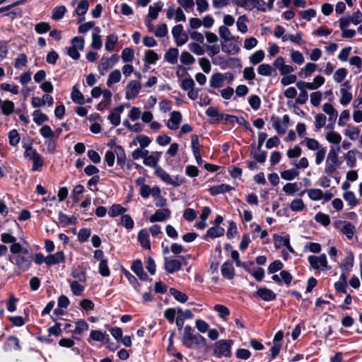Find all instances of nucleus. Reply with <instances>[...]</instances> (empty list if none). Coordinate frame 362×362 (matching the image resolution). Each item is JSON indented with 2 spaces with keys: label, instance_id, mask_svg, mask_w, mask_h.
Masks as SVG:
<instances>
[{
  "label": "nucleus",
  "instance_id": "obj_1",
  "mask_svg": "<svg viewBox=\"0 0 362 362\" xmlns=\"http://www.w3.org/2000/svg\"><path fill=\"white\" fill-rule=\"evenodd\" d=\"M182 342L185 346L191 349L193 345L205 344L206 340L199 333H195L194 329L190 325H186L184 327Z\"/></svg>",
  "mask_w": 362,
  "mask_h": 362
},
{
  "label": "nucleus",
  "instance_id": "obj_2",
  "mask_svg": "<svg viewBox=\"0 0 362 362\" xmlns=\"http://www.w3.org/2000/svg\"><path fill=\"white\" fill-rule=\"evenodd\" d=\"M341 161L338 160V153L332 148L326 159L325 173L329 176H332L337 168L340 166Z\"/></svg>",
  "mask_w": 362,
  "mask_h": 362
},
{
  "label": "nucleus",
  "instance_id": "obj_3",
  "mask_svg": "<svg viewBox=\"0 0 362 362\" xmlns=\"http://www.w3.org/2000/svg\"><path fill=\"white\" fill-rule=\"evenodd\" d=\"M233 344V341L231 339L218 341L214 345V355L218 358L230 357Z\"/></svg>",
  "mask_w": 362,
  "mask_h": 362
},
{
  "label": "nucleus",
  "instance_id": "obj_4",
  "mask_svg": "<svg viewBox=\"0 0 362 362\" xmlns=\"http://www.w3.org/2000/svg\"><path fill=\"white\" fill-rule=\"evenodd\" d=\"M33 256L28 249L15 257L16 264L23 272L27 271L31 266Z\"/></svg>",
  "mask_w": 362,
  "mask_h": 362
},
{
  "label": "nucleus",
  "instance_id": "obj_5",
  "mask_svg": "<svg viewBox=\"0 0 362 362\" xmlns=\"http://www.w3.org/2000/svg\"><path fill=\"white\" fill-rule=\"evenodd\" d=\"M310 267L314 270L325 271L328 269L327 259L325 254L310 255L308 257Z\"/></svg>",
  "mask_w": 362,
  "mask_h": 362
},
{
  "label": "nucleus",
  "instance_id": "obj_6",
  "mask_svg": "<svg viewBox=\"0 0 362 362\" xmlns=\"http://www.w3.org/2000/svg\"><path fill=\"white\" fill-rule=\"evenodd\" d=\"M119 60V56L118 54H112L109 58L103 57L100 60V63L98 66V70L102 76H104L107 70L111 69L116 64Z\"/></svg>",
  "mask_w": 362,
  "mask_h": 362
},
{
  "label": "nucleus",
  "instance_id": "obj_7",
  "mask_svg": "<svg viewBox=\"0 0 362 362\" xmlns=\"http://www.w3.org/2000/svg\"><path fill=\"white\" fill-rule=\"evenodd\" d=\"M141 88V85L136 80L130 81L125 88V98L127 100H133L139 94Z\"/></svg>",
  "mask_w": 362,
  "mask_h": 362
},
{
  "label": "nucleus",
  "instance_id": "obj_8",
  "mask_svg": "<svg viewBox=\"0 0 362 362\" xmlns=\"http://www.w3.org/2000/svg\"><path fill=\"white\" fill-rule=\"evenodd\" d=\"M290 118L288 115H285L281 119L276 117H272V126L279 134H284L288 127Z\"/></svg>",
  "mask_w": 362,
  "mask_h": 362
},
{
  "label": "nucleus",
  "instance_id": "obj_9",
  "mask_svg": "<svg viewBox=\"0 0 362 362\" xmlns=\"http://www.w3.org/2000/svg\"><path fill=\"white\" fill-rule=\"evenodd\" d=\"M273 66L279 71L281 76H286L295 71V68L285 64V59L283 57H278L274 62Z\"/></svg>",
  "mask_w": 362,
  "mask_h": 362
},
{
  "label": "nucleus",
  "instance_id": "obj_10",
  "mask_svg": "<svg viewBox=\"0 0 362 362\" xmlns=\"http://www.w3.org/2000/svg\"><path fill=\"white\" fill-rule=\"evenodd\" d=\"M233 2L238 6L242 7L247 11H252L255 8L262 11H265L264 8L258 6L259 0H233Z\"/></svg>",
  "mask_w": 362,
  "mask_h": 362
},
{
  "label": "nucleus",
  "instance_id": "obj_11",
  "mask_svg": "<svg viewBox=\"0 0 362 362\" xmlns=\"http://www.w3.org/2000/svg\"><path fill=\"white\" fill-rule=\"evenodd\" d=\"M155 174L157 177H158L162 181L164 182L173 185L174 187H179L180 185V182L175 180L164 169L161 167L156 168V170H155Z\"/></svg>",
  "mask_w": 362,
  "mask_h": 362
},
{
  "label": "nucleus",
  "instance_id": "obj_12",
  "mask_svg": "<svg viewBox=\"0 0 362 362\" xmlns=\"http://www.w3.org/2000/svg\"><path fill=\"white\" fill-rule=\"evenodd\" d=\"M164 268L167 273L173 274L177 272L182 268V263L180 260L170 259L169 257L164 258Z\"/></svg>",
  "mask_w": 362,
  "mask_h": 362
},
{
  "label": "nucleus",
  "instance_id": "obj_13",
  "mask_svg": "<svg viewBox=\"0 0 362 362\" xmlns=\"http://www.w3.org/2000/svg\"><path fill=\"white\" fill-rule=\"evenodd\" d=\"M171 211L169 209L165 208L162 210H157L149 218L151 223L161 222L170 218Z\"/></svg>",
  "mask_w": 362,
  "mask_h": 362
},
{
  "label": "nucleus",
  "instance_id": "obj_14",
  "mask_svg": "<svg viewBox=\"0 0 362 362\" xmlns=\"http://www.w3.org/2000/svg\"><path fill=\"white\" fill-rule=\"evenodd\" d=\"M182 121V115L179 111H173L170 114V117L167 122V127L172 130H176Z\"/></svg>",
  "mask_w": 362,
  "mask_h": 362
},
{
  "label": "nucleus",
  "instance_id": "obj_15",
  "mask_svg": "<svg viewBox=\"0 0 362 362\" xmlns=\"http://www.w3.org/2000/svg\"><path fill=\"white\" fill-rule=\"evenodd\" d=\"M131 269L141 280L145 281L148 279V275L144 270L143 264L141 260H134L132 262Z\"/></svg>",
  "mask_w": 362,
  "mask_h": 362
},
{
  "label": "nucleus",
  "instance_id": "obj_16",
  "mask_svg": "<svg viewBox=\"0 0 362 362\" xmlns=\"http://www.w3.org/2000/svg\"><path fill=\"white\" fill-rule=\"evenodd\" d=\"M233 189V187L229 185L221 184L218 185L212 186L209 189V192L211 196H216L220 194L228 192Z\"/></svg>",
  "mask_w": 362,
  "mask_h": 362
},
{
  "label": "nucleus",
  "instance_id": "obj_17",
  "mask_svg": "<svg viewBox=\"0 0 362 362\" xmlns=\"http://www.w3.org/2000/svg\"><path fill=\"white\" fill-rule=\"evenodd\" d=\"M138 241L141 247L146 250L151 249V243L149 240V234L147 229H141L138 233Z\"/></svg>",
  "mask_w": 362,
  "mask_h": 362
},
{
  "label": "nucleus",
  "instance_id": "obj_18",
  "mask_svg": "<svg viewBox=\"0 0 362 362\" xmlns=\"http://www.w3.org/2000/svg\"><path fill=\"white\" fill-rule=\"evenodd\" d=\"M257 295L265 301H272L276 299V293L267 288H260L257 291Z\"/></svg>",
  "mask_w": 362,
  "mask_h": 362
},
{
  "label": "nucleus",
  "instance_id": "obj_19",
  "mask_svg": "<svg viewBox=\"0 0 362 362\" xmlns=\"http://www.w3.org/2000/svg\"><path fill=\"white\" fill-rule=\"evenodd\" d=\"M224 233L225 229L223 227L214 226L208 229L204 238L206 240L207 238H216L221 237L224 235Z\"/></svg>",
  "mask_w": 362,
  "mask_h": 362
},
{
  "label": "nucleus",
  "instance_id": "obj_20",
  "mask_svg": "<svg viewBox=\"0 0 362 362\" xmlns=\"http://www.w3.org/2000/svg\"><path fill=\"white\" fill-rule=\"evenodd\" d=\"M155 155H149L144 159V164L146 166L152 167L156 170V168L160 167L158 165V162L160 159L161 152H156Z\"/></svg>",
  "mask_w": 362,
  "mask_h": 362
},
{
  "label": "nucleus",
  "instance_id": "obj_21",
  "mask_svg": "<svg viewBox=\"0 0 362 362\" xmlns=\"http://www.w3.org/2000/svg\"><path fill=\"white\" fill-rule=\"evenodd\" d=\"M64 262V255L62 251L57 252L54 255L47 257V265L52 266Z\"/></svg>",
  "mask_w": 362,
  "mask_h": 362
},
{
  "label": "nucleus",
  "instance_id": "obj_22",
  "mask_svg": "<svg viewBox=\"0 0 362 362\" xmlns=\"http://www.w3.org/2000/svg\"><path fill=\"white\" fill-rule=\"evenodd\" d=\"M221 274L224 278L232 279L234 277V268L232 263L224 262L221 268Z\"/></svg>",
  "mask_w": 362,
  "mask_h": 362
},
{
  "label": "nucleus",
  "instance_id": "obj_23",
  "mask_svg": "<svg viewBox=\"0 0 362 362\" xmlns=\"http://www.w3.org/2000/svg\"><path fill=\"white\" fill-rule=\"evenodd\" d=\"M274 246L276 248L279 249L282 247H286L288 245V243L290 242V238L288 235H280L278 234H274L273 236Z\"/></svg>",
  "mask_w": 362,
  "mask_h": 362
},
{
  "label": "nucleus",
  "instance_id": "obj_24",
  "mask_svg": "<svg viewBox=\"0 0 362 362\" xmlns=\"http://www.w3.org/2000/svg\"><path fill=\"white\" fill-rule=\"evenodd\" d=\"M257 73L262 76L276 75V70L269 64H262L257 68Z\"/></svg>",
  "mask_w": 362,
  "mask_h": 362
},
{
  "label": "nucleus",
  "instance_id": "obj_25",
  "mask_svg": "<svg viewBox=\"0 0 362 362\" xmlns=\"http://www.w3.org/2000/svg\"><path fill=\"white\" fill-rule=\"evenodd\" d=\"M354 264V257L351 252H349L347 253L346 257L344 258L343 262L341 263L340 267L344 272H349Z\"/></svg>",
  "mask_w": 362,
  "mask_h": 362
},
{
  "label": "nucleus",
  "instance_id": "obj_26",
  "mask_svg": "<svg viewBox=\"0 0 362 362\" xmlns=\"http://www.w3.org/2000/svg\"><path fill=\"white\" fill-rule=\"evenodd\" d=\"M224 77L221 73L214 74L210 78V86L214 88H218L223 86Z\"/></svg>",
  "mask_w": 362,
  "mask_h": 362
},
{
  "label": "nucleus",
  "instance_id": "obj_27",
  "mask_svg": "<svg viewBox=\"0 0 362 362\" xmlns=\"http://www.w3.org/2000/svg\"><path fill=\"white\" fill-rule=\"evenodd\" d=\"M100 28L96 27L94 28V33L92 35L91 46L93 49H100L102 47L101 36L98 34L100 33Z\"/></svg>",
  "mask_w": 362,
  "mask_h": 362
},
{
  "label": "nucleus",
  "instance_id": "obj_28",
  "mask_svg": "<svg viewBox=\"0 0 362 362\" xmlns=\"http://www.w3.org/2000/svg\"><path fill=\"white\" fill-rule=\"evenodd\" d=\"M71 98L73 102L76 104L83 105L85 103L83 95L81 93L76 86H74L72 88Z\"/></svg>",
  "mask_w": 362,
  "mask_h": 362
},
{
  "label": "nucleus",
  "instance_id": "obj_29",
  "mask_svg": "<svg viewBox=\"0 0 362 362\" xmlns=\"http://www.w3.org/2000/svg\"><path fill=\"white\" fill-rule=\"evenodd\" d=\"M162 8L163 4L160 1L154 3L153 6H149L148 17L153 20L156 19Z\"/></svg>",
  "mask_w": 362,
  "mask_h": 362
},
{
  "label": "nucleus",
  "instance_id": "obj_30",
  "mask_svg": "<svg viewBox=\"0 0 362 362\" xmlns=\"http://www.w3.org/2000/svg\"><path fill=\"white\" fill-rule=\"evenodd\" d=\"M178 54L179 51L177 48H170L165 54L164 57L168 62L175 64L177 62Z\"/></svg>",
  "mask_w": 362,
  "mask_h": 362
},
{
  "label": "nucleus",
  "instance_id": "obj_31",
  "mask_svg": "<svg viewBox=\"0 0 362 362\" xmlns=\"http://www.w3.org/2000/svg\"><path fill=\"white\" fill-rule=\"evenodd\" d=\"M33 121L37 125H42L45 122H47L49 118L47 115L43 113L40 110H36L33 112Z\"/></svg>",
  "mask_w": 362,
  "mask_h": 362
},
{
  "label": "nucleus",
  "instance_id": "obj_32",
  "mask_svg": "<svg viewBox=\"0 0 362 362\" xmlns=\"http://www.w3.org/2000/svg\"><path fill=\"white\" fill-rule=\"evenodd\" d=\"M322 110L329 115V120L335 121L337 119L338 113L332 104L325 103L322 106Z\"/></svg>",
  "mask_w": 362,
  "mask_h": 362
},
{
  "label": "nucleus",
  "instance_id": "obj_33",
  "mask_svg": "<svg viewBox=\"0 0 362 362\" xmlns=\"http://www.w3.org/2000/svg\"><path fill=\"white\" fill-rule=\"evenodd\" d=\"M221 49L223 52L230 54H236L240 51V47L236 42H229L228 44L223 45Z\"/></svg>",
  "mask_w": 362,
  "mask_h": 362
},
{
  "label": "nucleus",
  "instance_id": "obj_34",
  "mask_svg": "<svg viewBox=\"0 0 362 362\" xmlns=\"http://www.w3.org/2000/svg\"><path fill=\"white\" fill-rule=\"evenodd\" d=\"M1 107L2 113L4 115L8 116L14 112L15 105L13 101L6 100L3 101Z\"/></svg>",
  "mask_w": 362,
  "mask_h": 362
},
{
  "label": "nucleus",
  "instance_id": "obj_35",
  "mask_svg": "<svg viewBox=\"0 0 362 362\" xmlns=\"http://www.w3.org/2000/svg\"><path fill=\"white\" fill-rule=\"evenodd\" d=\"M122 75L119 69H115L112 71L107 78V86L111 87L112 84L120 81Z\"/></svg>",
  "mask_w": 362,
  "mask_h": 362
},
{
  "label": "nucleus",
  "instance_id": "obj_36",
  "mask_svg": "<svg viewBox=\"0 0 362 362\" xmlns=\"http://www.w3.org/2000/svg\"><path fill=\"white\" fill-rule=\"evenodd\" d=\"M342 233L349 240L352 239L355 233V226L349 223H345L341 229Z\"/></svg>",
  "mask_w": 362,
  "mask_h": 362
},
{
  "label": "nucleus",
  "instance_id": "obj_37",
  "mask_svg": "<svg viewBox=\"0 0 362 362\" xmlns=\"http://www.w3.org/2000/svg\"><path fill=\"white\" fill-rule=\"evenodd\" d=\"M33 160V166L32 171H37L41 168L43 164V160L42 156L37 153V151H33V157H32Z\"/></svg>",
  "mask_w": 362,
  "mask_h": 362
},
{
  "label": "nucleus",
  "instance_id": "obj_38",
  "mask_svg": "<svg viewBox=\"0 0 362 362\" xmlns=\"http://www.w3.org/2000/svg\"><path fill=\"white\" fill-rule=\"evenodd\" d=\"M127 211V209L122 206L120 204H113L109 209L108 214L111 217H115L122 215Z\"/></svg>",
  "mask_w": 362,
  "mask_h": 362
},
{
  "label": "nucleus",
  "instance_id": "obj_39",
  "mask_svg": "<svg viewBox=\"0 0 362 362\" xmlns=\"http://www.w3.org/2000/svg\"><path fill=\"white\" fill-rule=\"evenodd\" d=\"M298 175L299 170H297L296 167L281 173V177L286 180H292L295 179Z\"/></svg>",
  "mask_w": 362,
  "mask_h": 362
},
{
  "label": "nucleus",
  "instance_id": "obj_40",
  "mask_svg": "<svg viewBox=\"0 0 362 362\" xmlns=\"http://www.w3.org/2000/svg\"><path fill=\"white\" fill-rule=\"evenodd\" d=\"M300 144H305L309 150L316 151L321 148L319 142L316 139L308 137H305Z\"/></svg>",
  "mask_w": 362,
  "mask_h": 362
},
{
  "label": "nucleus",
  "instance_id": "obj_41",
  "mask_svg": "<svg viewBox=\"0 0 362 362\" xmlns=\"http://www.w3.org/2000/svg\"><path fill=\"white\" fill-rule=\"evenodd\" d=\"M170 293L174 297V298L176 300H177L180 303H185L188 300V296L185 293L180 291L174 288H170Z\"/></svg>",
  "mask_w": 362,
  "mask_h": 362
},
{
  "label": "nucleus",
  "instance_id": "obj_42",
  "mask_svg": "<svg viewBox=\"0 0 362 362\" xmlns=\"http://www.w3.org/2000/svg\"><path fill=\"white\" fill-rule=\"evenodd\" d=\"M106 337H108L106 332L100 330H92L90 333V339L95 341H104Z\"/></svg>",
  "mask_w": 362,
  "mask_h": 362
},
{
  "label": "nucleus",
  "instance_id": "obj_43",
  "mask_svg": "<svg viewBox=\"0 0 362 362\" xmlns=\"http://www.w3.org/2000/svg\"><path fill=\"white\" fill-rule=\"evenodd\" d=\"M66 12L64 6H59L55 7L52 11V18L56 21L62 19Z\"/></svg>",
  "mask_w": 362,
  "mask_h": 362
},
{
  "label": "nucleus",
  "instance_id": "obj_44",
  "mask_svg": "<svg viewBox=\"0 0 362 362\" xmlns=\"http://www.w3.org/2000/svg\"><path fill=\"white\" fill-rule=\"evenodd\" d=\"M343 197L351 207H354L358 204L354 193L351 191L346 192L344 194Z\"/></svg>",
  "mask_w": 362,
  "mask_h": 362
},
{
  "label": "nucleus",
  "instance_id": "obj_45",
  "mask_svg": "<svg viewBox=\"0 0 362 362\" xmlns=\"http://www.w3.org/2000/svg\"><path fill=\"white\" fill-rule=\"evenodd\" d=\"M340 92L341 94L340 98V103L343 106H346L352 100V94L346 90L344 88H341Z\"/></svg>",
  "mask_w": 362,
  "mask_h": 362
},
{
  "label": "nucleus",
  "instance_id": "obj_46",
  "mask_svg": "<svg viewBox=\"0 0 362 362\" xmlns=\"http://www.w3.org/2000/svg\"><path fill=\"white\" fill-rule=\"evenodd\" d=\"M9 144L16 146L18 144L21 140V136L16 129H12L8 132Z\"/></svg>",
  "mask_w": 362,
  "mask_h": 362
},
{
  "label": "nucleus",
  "instance_id": "obj_47",
  "mask_svg": "<svg viewBox=\"0 0 362 362\" xmlns=\"http://www.w3.org/2000/svg\"><path fill=\"white\" fill-rule=\"evenodd\" d=\"M218 33L220 37L225 41H230L233 40V36L232 35L230 30L225 25H221L219 27Z\"/></svg>",
  "mask_w": 362,
  "mask_h": 362
},
{
  "label": "nucleus",
  "instance_id": "obj_48",
  "mask_svg": "<svg viewBox=\"0 0 362 362\" xmlns=\"http://www.w3.org/2000/svg\"><path fill=\"white\" fill-rule=\"evenodd\" d=\"M247 21V18L245 15L240 16L237 21V28L238 30L242 33H245L247 31V26L246 25V22Z\"/></svg>",
  "mask_w": 362,
  "mask_h": 362
},
{
  "label": "nucleus",
  "instance_id": "obj_49",
  "mask_svg": "<svg viewBox=\"0 0 362 362\" xmlns=\"http://www.w3.org/2000/svg\"><path fill=\"white\" fill-rule=\"evenodd\" d=\"M264 58L263 50H258L250 57V62L254 65L260 63Z\"/></svg>",
  "mask_w": 362,
  "mask_h": 362
},
{
  "label": "nucleus",
  "instance_id": "obj_50",
  "mask_svg": "<svg viewBox=\"0 0 362 362\" xmlns=\"http://www.w3.org/2000/svg\"><path fill=\"white\" fill-rule=\"evenodd\" d=\"M88 324L84 320H80L76 323V327L74 330L75 334H81L82 332L88 329Z\"/></svg>",
  "mask_w": 362,
  "mask_h": 362
},
{
  "label": "nucleus",
  "instance_id": "obj_51",
  "mask_svg": "<svg viewBox=\"0 0 362 362\" xmlns=\"http://www.w3.org/2000/svg\"><path fill=\"white\" fill-rule=\"evenodd\" d=\"M89 7V3L87 0H81L78 3L77 8L76 9V13L77 15L81 16H84L87 12Z\"/></svg>",
  "mask_w": 362,
  "mask_h": 362
},
{
  "label": "nucleus",
  "instance_id": "obj_52",
  "mask_svg": "<svg viewBox=\"0 0 362 362\" xmlns=\"http://www.w3.org/2000/svg\"><path fill=\"white\" fill-rule=\"evenodd\" d=\"M214 309L221 318L224 319L230 315L229 309L225 305L217 304L214 305Z\"/></svg>",
  "mask_w": 362,
  "mask_h": 362
},
{
  "label": "nucleus",
  "instance_id": "obj_53",
  "mask_svg": "<svg viewBox=\"0 0 362 362\" xmlns=\"http://www.w3.org/2000/svg\"><path fill=\"white\" fill-rule=\"evenodd\" d=\"M309 198L314 201H318L323 198V192L320 189H310L308 191Z\"/></svg>",
  "mask_w": 362,
  "mask_h": 362
},
{
  "label": "nucleus",
  "instance_id": "obj_54",
  "mask_svg": "<svg viewBox=\"0 0 362 362\" xmlns=\"http://www.w3.org/2000/svg\"><path fill=\"white\" fill-rule=\"evenodd\" d=\"M71 290L74 296H81L84 291V286L81 285L78 281H74L70 284Z\"/></svg>",
  "mask_w": 362,
  "mask_h": 362
},
{
  "label": "nucleus",
  "instance_id": "obj_55",
  "mask_svg": "<svg viewBox=\"0 0 362 362\" xmlns=\"http://www.w3.org/2000/svg\"><path fill=\"white\" fill-rule=\"evenodd\" d=\"M117 41V36L115 34H111L107 37L105 42V49L107 51H112L115 48V45Z\"/></svg>",
  "mask_w": 362,
  "mask_h": 362
},
{
  "label": "nucleus",
  "instance_id": "obj_56",
  "mask_svg": "<svg viewBox=\"0 0 362 362\" xmlns=\"http://www.w3.org/2000/svg\"><path fill=\"white\" fill-rule=\"evenodd\" d=\"M305 208V204L301 199H293L290 204V209L293 211H300Z\"/></svg>",
  "mask_w": 362,
  "mask_h": 362
},
{
  "label": "nucleus",
  "instance_id": "obj_57",
  "mask_svg": "<svg viewBox=\"0 0 362 362\" xmlns=\"http://www.w3.org/2000/svg\"><path fill=\"white\" fill-rule=\"evenodd\" d=\"M248 103L250 107L254 110H257L259 109L261 105V100L260 98L257 95H252L250 96L248 99Z\"/></svg>",
  "mask_w": 362,
  "mask_h": 362
},
{
  "label": "nucleus",
  "instance_id": "obj_58",
  "mask_svg": "<svg viewBox=\"0 0 362 362\" xmlns=\"http://www.w3.org/2000/svg\"><path fill=\"white\" fill-rule=\"evenodd\" d=\"M347 75V71L345 68L338 69L333 75V78L337 83L341 82Z\"/></svg>",
  "mask_w": 362,
  "mask_h": 362
},
{
  "label": "nucleus",
  "instance_id": "obj_59",
  "mask_svg": "<svg viewBox=\"0 0 362 362\" xmlns=\"http://www.w3.org/2000/svg\"><path fill=\"white\" fill-rule=\"evenodd\" d=\"M360 130L356 127H349L346 129V135L351 140H356L359 136Z\"/></svg>",
  "mask_w": 362,
  "mask_h": 362
},
{
  "label": "nucleus",
  "instance_id": "obj_60",
  "mask_svg": "<svg viewBox=\"0 0 362 362\" xmlns=\"http://www.w3.org/2000/svg\"><path fill=\"white\" fill-rule=\"evenodd\" d=\"M315 219L317 223H321L324 226H327L330 223L329 216L321 212L315 215Z\"/></svg>",
  "mask_w": 362,
  "mask_h": 362
},
{
  "label": "nucleus",
  "instance_id": "obj_61",
  "mask_svg": "<svg viewBox=\"0 0 362 362\" xmlns=\"http://www.w3.org/2000/svg\"><path fill=\"white\" fill-rule=\"evenodd\" d=\"M180 62L184 64L189 65L195 62V59L190 53L185 51L181 54Z\"/></svg>",
  "mask_w": 362,
  "mask_h": 362
},
{
  "label": "nucleus",
  "instance_id": "obj_62",
  "mask_svg": "<svg viewBox=\"0 0 362 362\" xmlns=\"http://www.w3.org/2000/svg\"><path fill=\"white\" fill-rule=\"evenodd\" d=\"M121 224L127 229L130 230L134 228V221L129 215L124 214L121 218Z\"/></svg>",
  "mask_w": 362,
  "mask_h": 362
},
{
  "label": "nucleus",
  "instance_id": "obj_63",
  "mask_svg": "<svg viewBox=\"0 0 362 362\" xmlns=\"http://www.w3.org/2000/svg\"><path fill=\"white\" fill-rule=\"evenodd\" d=\"M51 27L48 23L40 22L35 26V30L38 34H43L50 30Z\"/></svg>",
  "mask_w": 362,
  "mask_h": 362
},
{
  "label": "nucleus",
  "instance_id": "obj_64",
  "mask_svg": "<svg viewBox=\"0 0 362 362\" xmlns=\"http://www.w3.org/2000/svg\"><path fill=\"white\" fill-rule=\"evenodd\" d=\"M327 140L332 144H339L341 142V135L335 132H329L326 135Z\"/></svg>",
  "mask_w": 362,
  "mask_h": 362
}]
</instances>
